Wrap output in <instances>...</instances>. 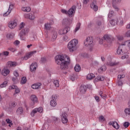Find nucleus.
Segmentation results:
<instances>
[{"instance_id":"1","label":"nucleus","mask_w":130,"mask_h":130,"mask_svg":"<svg viewBox=\"0 0 130 130\" xmlns=\"http://www.w3.org/2000/svg\"><path fill=\"white\" fill-rule=\"evenodd\" d=\"M55 60L57 64H59L61 70L68 69L70 64V57L66 55H58L55 57Z\"/></svg>"},{"instance_id":"2","label":"nucleus","mask_w":130,"mask_h":130,"mask_svg":"<svg viewBox=\"0 0 130 130\" xmlns=\"http://www.w3.org/2000/svg\"><path fill=\"white\" fill-rule=\"evenodd\" d=\"M83 46L87 48L89 51L92 52L94 50V43L93 42V37H87L83 42Z\"/></svg>"},{"instance_id":"3","label":"nucleus","mask_w":130,"mask_h":130,"mask_svg":"<svg viewBox=\"0 0 130 130\" xmlns=\"http://www.w3.org/2000/svg\"><path fill=\"white\" fill-rule=\"evenodd\" d=\"M79 41L77 39H74L70 41L68 44V48L70 52H74L77 50Z\"/></svg>"},{"instance_id":"4","label":"nucleus","mask_w":130,"mask_h":130,"mask_svg":"<svg viewBox=\"0 0 130 130\" xmlns=\"http://www.w3.org/2000/svg\"><path fill=\"white\" fill-rule=\"evenodd\" d=\"M51 24H52L50 22H46L44 24V27L46 30H53V31L52 32V39L53 41H54V40H55L57 38V32H56L55 29L51 27Z\"/></svg>"},{"instance_id":"5","label":"nucleus","mask_w":130,"mask_h":130,"mask_svg":"<svg viewBox=\"0 0 130 130\" xmlns=\"http://www.w3.org/2000/svg\"><path fill=\"white\" fill-rule=\"evenodd\" d=\"M57 99V97L56 95H52L51 97V101L50 102V105L52 107H55L56 105H57V103H56V100Z\"/></svg>"},{"instance_id":"6","label":"nucleus","mask_w":130,"mask_h":130,"mask_svg":"<svg viewBox=\"0 0 130 130\" xmlns=\"http://www.w3.org/2000/svg\"><path fill=\"white\" fill-rule=\"evenodd\" d=\"M76 8L77 7L76 5H74L70 9H69V10L68 11V16H69V17H73V16L75 15Z\"/></svg>"},{"instance_id":"7","label":"nucleus","mask_w":130,"mask_h":130,"mask_svg":"<svg viewBox=\"0 0 130 130\" xmlns=\"http://www.w3.org/2000/svg\"><path fill=\"white\" fill-rule=\"evenodd\" d=\"M36 53V51H34L31 52H29L27 53L24 57H22L21 58L22 60H27V59H29L30 57H32L33 56L34 54H35Z\"/></svg>"},{"instance_id":"8","label":"nucleus","mask_w":130,"mask_h":130,"mask_svg":"<svg viewBox=\"0 0 130 130\" xmlns=\"http://www.w3.org/2000/svg\"><path fill=\"white\" fill-rule=\"evenodd\" d=\"M14 7H15V5L12 3H10L8 10L3 14L4 17H8V16L11 14L12 11H13Z\"/></svg>"},{"instance_id":"9","label":"nucleus","mask_w":130,"mask_h":130,"mask_svg":"<svg viewBox=\"0 0 130 130\" xmlns=\"http://www.w3.org/2000/svg\"><path fill=\"white\" fill-rule=\"evenodd\" d=\"M71 30L70 26H66L63 28L60 29L58 31L59 35H66Z\"/></svg>"},{"instance_id":"10","label":"nucleus","mask_w":130,"mask_h":130,"mask_svg":"<svg viewBox=\"0 0 130 130\" xmlns=\"http://www.w3.org/2000/svg\"><path fill=\"white\" fill-rule=\"evenodd\" d=\"M91 9H92L95 12L98 11V5L96 0H94L90 5Z\"/></svg>"},{"instance_id":"11","label":"nucleus","mask_w":130,"mask_h":130,"mask_svg":"<svg viewBox=\"0 0 130 130\" xmlns=\"http://www.w3.org/2000/svg\"><path fill=\"white\" fill-rule=\"evenodd\" d=\"M121 2V0H112V6L113 8L115 10V11H117V12H118L119 11V8L116 6V5H118V4H119Z\"/></svg>"},{"instance_id":"12","label":"nucleus","mask_w":130,"mask_h":130,"mask_svg":"<svg viewBox=\"0 0 130 130\" xmlns=\"http://www.w3.org/2000/svg\"><path fill=\"white\" fill-rule=\"evenodd\" d=\"M24 17L26 19H29V20H34L36 18L34 12H31L28 14H25L24 15Z\"/></svg>"},{"instance_id":"13","label":"nucleus","mask_w":130,"mask_h":130,"mask_svg":"<svg viewBox=\"0 0 130 130\" xmlns=\"http://www.w3.org/2000/svg\"><path fill=\"white\" fill-rule=\"evenodd\" d=\"M37 112H39V113H43V108L40 107L38 108H35L32 110L31 114H35L36 113H37Z\"/></svg>"},{"instance_id":"14","label":"nucleus","mask_w":130,"mask_h":130,"mask_svg":"<svg viewBox=\"0 0 130 130\" xmlns=\"http://www.w3.org/2000/svg\"><path fill=\"white\" fill-rule=\"evenodd\" d=\"M17 25H18V23L15 20L11 21L8 23L9 28L10 29H15L17 27Z\"/></svg>"},{"instance_id":"15","label":"nucleus","mask_w":130,"mask_h":130,"mask_svg":"<svg viewBox=\"0 0 130 130\" xmlns=\"http://www.w3.org/2000/svg\"><path fill=\"white\" fill-rule=\"evenodd\" d=\"M36 69H37V63L34 62L30 66V71L33 73L36 71Z\"/></svg>"},{"instance_id":"16","label":"nucleus","mask_w":130,"mask_h":130,"mask_svg":"<svg viewBox=\"0 0 130 130\" xmlns=\"http://www.w3.org/2000/svg\"><path fill=\"white\" fill-rule=\"evenodd\" d=\"M30 99L32 102H33L34 104H35V103H37L38 102V98L35 94H32L30 96Z\"/></svg>"},{"instance_id":"17","label":"nucleus","mask_w":130,"mask_h":130,"mask_svg":"<svg viewBox=\"0 0 130 130\" xmlns=\"http://www.w3.org/2000/svg\"><path fill=\"white\" fill-rule=\"evenodd\" d=\"M119 22V21L118 20V19L115 18L110 20V24H111L112 26H115V25L118 24Z\"/></svg>"},{"instance_id":"18","label":"nucleus","mask_w":130,"mask_h":130,"mask_svg":"<svg viewBox=\"0 0 130 130\" xmlns=\"http://www.w3.org/2000/svg\"><path fill=\"white\" fill-rule=\"evenodd\" d=\"M10 74V70L9 69H7L6 68H4L2 71V75L4 76V77H7L8 75Z\"/></svg>"},{"instance_id":"19","label":"nucleus","mask_w":130,"mask_h":130,"mask_svg":"<svg viewBox=\"0 0 130 130\" xmlns=\"http://www.w3.org/2000/svg\"><path fill=\"white\" fill-rule=\"evenodd\" d=\"M61 121L62 123L66 124L67 122H68V116H67V115L66 114H62L61 116Z\"/></svg>"},{"instance_id":"20","label":"nucleus","mask_w":130,"mask_h":130,"mask_svg":"<svg viewBox=\"0 0 130 130\" xmlns=\"http://www.w3.org/2000/svg\"><path fill=\"white\" fill-rule=\"evenodd\" d=\"M41 86V83H37L34 84H32L31 85L32 89H39L40 88V86Z\"/></svg>"},{"instance_id":"21","label":"nucleus","mask_w":130,"mask_h":130,"mask_svg":"<svg viewBox=\"0 0 130 130\" xmlns=\"http://www.w3.org/2000/svg\"><path fill=\"white\" fill-rule=\"evenodd\" d=\"M103 39H104L105 41L109 43L110 42V36L108 35H105L103 37Z\"/></svg>"},{"instance_id":"22","label":"nucleus","mask_w":130,"mask_h":130,"mask_svg":"<svg viewBox=\"0 0 130 130\" xmlns=\"http://www.w3.org/2000/svg\"><path fill=\"white\" fill-rule=\"evenodd\" d=\"M106 66H103L98 69V72L100 74H102L103 72H105V71H106Z\"/></svg>"},{"instance_id":"23","label":"nucleus","mask_w":130,"mask_h":130,"mask_svg":"<svg viewBox=\"0 0 130 130\" xmlns=\"http://www.w3.org/2000/svg\"><path fill=\"white\" fill-rule=\"evenodd\" d=\"M19 34L21 35H24L25 36H28V30L26 28L23 29L21 30Z\"/></svg>"},{"instance_id":"24","label":"nucleus","mask_w":130,"mask_h":130,"mask_svg":"<svg viewBox=\"0 0 130 130\" xmlns=\"http://www.w3.org/2000/svg\"><path fill=\"white\" fill-rule=\"evenodd\" d=\"M121 45H126L130 50V40L125 41L121 44Z\"/></svg>"},{"instance_id":"25","label":"nucleus","mask_w":130,"mask_h":130,"mask_svg":"<svg viewBox=\"0 0 130 130\" xmlns=\"http://www.w3.org/2000/svg\"><path fill=\"white\" fill-rule=\"evenodd\" d=\"M117 64H118V62H111L110 61L107 62V65L111 67H114L117 66Z\"/></svg>"},{"instance_id":"26","label":"nucleus","mask_w":130,"mask_h":130,"mask_svg":"<svg viewBox=\"0 0 130 130\" xmlns=\"http://www.w3.org/2000/svg\"><path fill=\"white\" fill-rule=\"evenodd\" d=\"M80 28H81V23H78L76 25V26L75 27V29L74 31V33L76 34L79 30H80Z\"/></svg>"},{"instance_id":"27","label":"nucleus","mask_w":130,"mask_h":130,"mask_svg":"<svg viewBox=\"0 0 130 130\" xmlns=\"http://www.w3.org/2000/svg\"><path fill=\"white\" fill-rule=\"evenodd\" d=\"M21 10L23 12H29L31 11V8L30 7H23L21 8Z\"/></svg>"},{"instance_id":"28","label":"nucleus","mask_w":130,"mask_h":130,"mask_svg":"<svg viewBox=\"0 0 130 130\" xmlns=\"http://www.w3.org/2000/svg\"><path fill=\"white\" fill-rule=\"evenodd\" d=\"M7 64L8 67H16V66H17V62L9 61L8 62H7Z\"/></svg>"},{"instance_id":"29","label":"nucleus","mask_w":130,"mask_h":130,"mask_svg":"<svg viewBox=\"0 0 130 130\" xmlns=\"http://www.w3.org/2000/svg\"><path fill=\"white\" fill-rule=\"evenodd\" d=\"M112 126L116 128V129H118L119 128V125H118V123H117L116 121L112 122Z\"/></svg>"},{"instance_id":"30","label":"nucleus","mask_w":130,"mask_h":130,"mask_svg":"<svg viewBox=\"0 0 130 130\" xmlns=\"http://www.w3.org/2000/svg\"><path fill=\"white\" fill-rule=\"evenodd\" d=\"M94 77H95V75L93 74L90 73V74H88L87 75L86 79L87 80H92V79H94Z\"/></svg>"},{"instance_id":"31","label":"nucleus","mask_w":130,"mask_h":130,"mask_svg":"<svg viewBox=\"0 0 130 130\" xmlns=\"http://www.w3.org/2000/svg\"><path fill=\"white\" fill-rule=\"evenodd\" d=\"M116 19H118L119 20V22H118V25H120V26H122V25H123V19H122V17H119Z\"/></svg>"},{"instance_id":"32","label":"nucleus","mask_w":130,"mask_h":130,"mask_svg":"<svg viewBox=\"0 0 130 130\" xmlns=\"http://www.w3.org/2000/svg\"><path fill=\"white\" fill-rule=\"evenodd\" d=\"M119 44L120 46H119V47L117 50V53L118 54H121L122 53H123L122 49H121V46H122V45H121V43H119Z\"/></svg>"},{"instance_id":"33","label":"nucleus","mask_w":130,"mask_h":130,"mask_svg":"<svg viewBox=\"0 0 130 130\" xmlns=\"http://www.w3.org/2000/svg\"><path fill=\"white\" fill-rule=\"evenodd\" d=\"M23 108L22 107H19L17 109V111H16V113L17 114H23Z\"/></svg>"},{"instance_id":"34","label":"nucleus","mask_w":130,"mask_h":130,"mask_svg":"<svg viewBox=\"0 0 130 130\" xmlns=\"http://www.w3.org/2000/svg\"><path fill=\"white\" fill-rule=\"evenodd\" d=\"M113 16H114V11L113 10H110L108 14V17L110 18V19H111Z\"/></svg>"},{"instance_id":"35","label":"nucleus","mask_w":130,"mask_h":130,"mask_svg":"<svg viewBox=\"0 0 130 130\" xmlns=\"http://www.w3.org/2000/svg\"><path fill=\"white\" fill-rule=\"evenodd\" d=\"M75 72H80L81 71V66L79 64H76L74 68Z\"/></svg>"},{"instance_id":"36","label":"nucleus","mask_w":130,"mask_h":130,"mask_svg":"<svg viewBox=\"0 0 130 130\" xmlns=\"http://www.w3.org/2000/svg\"><path fill=\"white\" fill-rule=\"evenodd\" d=\"M26 36H25L24 35H20L19 34L20 39L22 41H26Z\"/></svg>"},{"instance_id":"37","label":"nucleus","mask_w":130,"mask_h":130,"mask_svg":"<svg viewBox=\"0 0 130 130\" xmlns=\"http://www.w3.org/2000/svg\"><path fill=\"white\" fill-rule=\"evenodd\" d=\"M86 86H81L80 88V91L81 92V93H85V92H86Z\"/></svg>"},{"instance_id":"38","label":"nucleus","mask_w":130,"mask_h":130,"mask_svg":"<svg viewBox=\"0 0 130 130\" xmlns=\"http://www.w3.org/2000/svg\"><path fill=\"white\" fill-rule=\"evenodd\" d=\"M26 82H27V79L26 78V77H23L21 78V85H24V84H26Z\"/></svg>"},{"instance_id":"39","label":"nucleus","mask_w":130,"mask_h":130,"mask_svg":"<svg viewBox=\"0 0 130 130\" xmlns=\"http://www.w3.org/2000/svg\"><path fill=\"white\" fill-rule=\"evenodd\" d=\"M53 84L56 88L59 87V81H58V80H54Z\"/></svg>"},{"instance_id":"40","label":"nucleus","mask_w":130,"mask_h":130,"mask_svg":"<svg viewBox=\"0 0 130 130\" xmlns=\"http://www.w3.org/2000/svg\"><path fill=\"white\" fill-rule=\"evenodd\" d=\"M125 114H130V105L124 109Z\"/></svg>"},{"instance_id":"41","label":"nucleus","mask_w":130,"mask_h":130,"mask_svg":"<svg viewBox=\"0 0 130 130\" xmlns=\"http://www.w3.org/2000/svg\"><path fill=\"white\" fill-rule=\"evenodd\" d=\"M24 27H25V23L24 22H21L19 24L18 29L19 30H22L24 29Z\"/></svg>"},{"instance_id":"42","label":"nucleus","mask_w":130,"mask_h":130,"mask_svg":"<svg viewBox=\"0 0 130 130\" xmlns=\"http://www.w3.org/2000/svg\"><path fill=\"white\" fill-rule=\"evenodd\" d=\"M105 78L103 76H99L95 78V81H104Z\"/></svg>"},{"instance_id":"43","label":"nucleus","mask_w":130,"mask_h":130,"mask_svg":"<svg viewBox=\"0 0 130 130\" xmlns=\"http://www.w3.org/2000/svg\"><path fill=\"white\" fill-rule=\"evenodd\" d=\"M125 77V75L123 74H119L118 75V80H121V79H123Z\"/></svg>"},{"instance_id":"44","label":"nucleus","mask_w":130,"mask_h":130,"mask_svg":"<svg viewBox=\"0 0 130 130\" xmlns=\"http://www.w3.org/2000/svg\"><path fill=\"white\" fill-rule=\"evenodd\" d=\"M8 84V81H4L3 83L0 84L1 88H5V87L7 86Z\"/></svg>"},{"instance_id":"45","label":"nucleus","mask_w":130,"mask_h":130,"mask_svg":"<svg viewBox=\"0 0 130 130\" xmlns=\"http://www.w3.org/2000/svg\"><path fill=\"white\" fill-rule=\"evenodd\" d=\"M117 38L118 40V43H119V42H120V41H122V40H123V37H122V36H120V35H118L117 36Z\"/></svg>"},{"instance_id":"46","label":"nucleus","mask_w":130,"mask_h":130,"mask_svg":"<svg viewBox=\"0 0 130 130\" xmlns=\"http://www.w3.org/2000/svg\"><path fill=\"white\" fill-rule=\"evenodd\" d=\"M9 50L11 52H16V51H17V48L11 47L9 48Z\"/></svg>"},{"instance_id":"47","label":"nucleus","mask_w":130,"mask_h":130,"mask_svg":"<svg viewBox=\"0 0 130 130\" xmlns=\"http://www.w3.org/2000/svg\"><path fill=\"white\" fill-rule=\"evenodd\" d=\"M102 94H103V92L100 91L99 92V94L100 95V96H101V97H102V98H103V99H105V98H106V97H107V95H103Z\"/></svg>"},{"instance_id":"48","label":"nucleus","mask_w":130,"mask_h":130,"mask_svg":"<svg viewBox=\"0 0 130 130\" xmlns=\"http://www.w3.org/2000/svg\"><path fill=\"white\" fill-rule=\"evenodd\" d=\"M99 121H100L101 122H103L105 121V118L104 117V116L101 115L99 117Z\"/></svg>"},{"instance_id":"49","label":"nucleus","mask_w":130,"mask_h":130,"mask_svg":"<svg viewBox=\"0 0 130 130\" xmlns=\"http://www.w3.org/2000/svg\"><path fill=\"white\" fill-rule=\"evenodd\" d=\"M62 114H67L68 113V111H69V109L68 108H65L62 110Z\"/></svg>"},{"instance_id":"50","label":"nucleus","mask_w":130,"mask_h":130,"mask_svg":"<svg viewBox=\"0 0 130 130\" xmlns=\"http://www.w3.org/2000/svg\"><path fill=\"white\" fill-rule=\"evenodd\" d=\"M118 80L117 82L118 86H122V85H123V82H122V80L120 79H118Z\"/></svg>"},{"instance_id":"51","label":"nucleus","mask_w":130,"mask_h":130,"mask_svg":"<svg viewBox=\"0 0 130 130\" xmlns=\"http://www.w3.org/2000/svg\"><path fill=\"white\" fill-rule=\"evenodd\" d=\"M17 87V86L16 85H10L8 89L9 90H14V89H15Z\"/></svg>"},{"instance_id":"52","label":"nucleus","mask_w":130,"mask_h":130,"mask_svg":"<svg viewBox=\"0 0 130 130\" xmlns=\"http://www.w3.org/2000/svg\"><path fill=\"white\" fill-rule=\"evenodd\" d=\"M63 41H69V39L68 36H67L66 35H64L63 37Z\"/></svg>"},{"instance_id":"53","label":"nucleus","mask_w":130,"mask_h":130,"mask_svg":"<svg viewBox=\"0 0 130 130\" xmlns=\"http://www.w3.org/2000/svg\"><path fill=\"white\" fill-rule=\"evenodd\" d=\"M15 93L14 95H15V94H19V93H20V89L19 88H18V87L16 86V88L15 89Z\"/></svg>"},{"instance_id":"54","label":"nucleus","mask_w":130,"mask_h":130,"mask_svg":"<svg viewBox=\"0 0 130 130\" xmlns=\"http://www.w3.org/2000/svg\"><path fill=\"white\" fill-rule=\"evenodd\" d=\"M60 11L62 14H65V15H68V11H67L66 9H61Z\"/></svg>"},{"instance_id":"55","label":"nucleus","mask_w":130,"mask_h":130,"mask_svg":"<svg viewBox=\"0 0 130 130\" xmlns=\"http://www.w3.org/2000/svg\"><path fill=\"white\" fill-rule=\"evenodd\" d=\"M123 126L126 128L127 127H128L129 126V122H125L123 123Z\"/></svg>"},{"instance_id":"56","label":"nucleus","mask_w":130,"mask_h":130,"mask_svg":"<svg viewBox=\"0 0 130 130\" xmlns=\"http://www.w3.org/2000/svg\"><path fill=\"white\" fill-rule=\"evenodd\" d=\"M13 44L15 45V46H18L19 44H20V41L19 40H16L14 42Z\"/></svg>"},{"instance_id":"57","label":"nucleus","mask_w":130,"mask_h":130,"mask_svg":"<svg viewBox=\"0 0 130 130\" xmlns=\"http://www.w3.org/2000/svg\"><path fill=\"white\" fill-rule=\"evenodd\" d=\"M2 54H3V55L5 56H8L10 53L8 51H4L2 53Z\"/></svg>"},{"instance_id":"58","label":"nucleus","mask_w":130,"mask_h":130,"mask_svg":"<svg viewBox=\"0 0 130 130\" xmlns=\"http://www.w3.org/2000/svg\"><path fill=\"white\" fill-rule=\"evenodd\" d=\"M13 75L16 78H18V77H19V73L16 71L14 72Z\"/></svg>"},{"instance_id":"59","label":"nucleus","mask_w":130,"mask_h":130,"mask_svg":"<svg viewBox=\"0 0 130 130\" xmlns=\"http://www.w3.org/2000/svg\"><path fill=\"white\" fill-rule=\"evenodd\" d=\"M63 24H69V20L67 18L63 19Z\"/></svg>"},{"instance_id":"60","label":"nucleus","mask_w":130,"mask_h":130,"mask_svg":"<svg viewBox=\"0 0 130 130\" xmlns=\"http://www.w3.org/2000/svg\"><path fill=\"white\" fill-rule=\"evenodd\" d=\"M125 58H128V55H124L121 56V59H125Z\"/></svg>"},{"instance_id":"61","label":"nucleus","mask_w":130,"mask_h":130,"mask_svg":"<svg viewBox=\"0 0 130 130\" xmlns=\"http://www.w3.org/2000/svg\"><path fill=\"white\" fill-rule=\"evenodd\" d=\"M94 99L96 101V102H99V101H100V100L99 99V97H98V96L97 95H95L94 96Z\"/></svg>"},{"instance_id":"62","label":"nucleus","mask_w":130,"mask_h":130,"mask_svg":"<svg viewBox=\"0 0 130 130\" xmlns=\"http://www.w3.org/2000/svg\"><path fill=\"white\" fill-rule=\"evenodd\" d=\"M125 36L126 37H130V30H128L126 32Z\"/></svg>"},{"instance_id":"63","label":"nucleus","mask_w":130,"mask_h":130,"mask_svg":"<svg viewBox=\"0 0 130 130\" xmlns=\"http://www.w3.org/2000/svg\"><path fill=\"white\" fill-rule=\"evenodd\" d=\"M104 39L102 38L100 41H99V43L100 44H103L104 43Z\"/></svg>"},{"instance_id":"64","label":"nucleus","mask_w":130,"mask_h":130,"mask_svg":"<svg viewBox=\"0 0 130 130\" xmlns=\"http://www.w3.org/2000/svg\"><path fill=\"white\" fill-rule=\"evenodd\" d=\"M18 78L17 77H13L12 78V81L13 82H14V83H16L17 82V81L18 80Z\"/></svg>"}]
</instances>
